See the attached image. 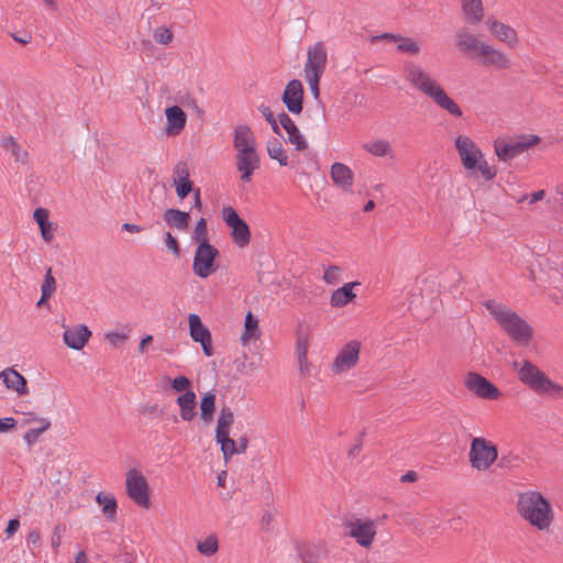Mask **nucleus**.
I'll return each instance as SVG.
<instances>
[{"mask_svg":"<svg viewBox=\"0 0 563 563\" xmlns=\"http://www.w3.org/2000/svg\"><path fill=\"white\" fill-rule=\"evenodd\" d=\"M358 285L360 283L357 282L346 283L342 287L334 290L330 297L331 306L341 308L353 301L356 297L353 288Z\"/></svg>","mask_w":563,"mask_h":563,"instance_id":"nucleus-32","label":"nucleus"},{"mask_svg":"<svg viewBox=\"0 0 563 563\" xmlns=\"http://www.w3.org/2000/svg\"><path fill=\"white\" fill-rule=\"evenodd\" d=\"M267 154L271 159L277 161L280 166L288 165V155L279 140H269L266 143Z\"/></svg>","mask_w":563,"mask_h":563,"instance_id":"nucleus-36","label":"nucleus"},{"mask_svg":"<svg viewBox=\"0 0 563 563\" xmlns=\"http://www.w3.org/2000/svg\"><path fill=\"white\" fill-rule=\"evenodd\" d=\"M282 100L287 110L294 114L302 111L303 87L300 80H290L283 92Z\"/></svg>","mask_w":563,"mask_h":563,"instance_id":"nucleus-21","label":"nucleus"},{"mask_svg":"<svg viewBox=\"0 0 563 563\" xmlns=\"http://www.w3.org/2000/svg\"><path fill=\"white\" fill-rule=\"evenodd\" d=\"M342 274L343 271L340 266H328L323 273V282L329 285H335L341 280Z\"/></svg>","mask_w":563,"mask_h":563,"instance_id":"nucleus-45","label":"nucleus"},{"mask_svg":"<svg viewBox=\"0 0 563 563\" xmlns=\"http://www.w3.org/2000/svg\"><path fill=\"white\" fill-rule=\"evenodd\" d=\"M516 509L523 521L540 532L550 531L555 520L551 500L540 490L530 489L520 493Z\"/></svg>","mask_w":563,"mask_h":563,"instance_id":"nucleus-3","label":"nucleus"},{"mask_svg":"<svg viewBox=\"0 0 563 563\" xmlns=\"http://www.w3.org/2000/svg\"><path fill=\"white\" fill-rule=\"evenodd\" d=\"M258 110L260 112L262 113V115L266 119V121L269 123L272 130L277 133L278 135H283L280 130H279V122H278V118L276 119L272 112V110L265 106V104H261L258 107Z\"/></svg>","mask_w":563,"mask_h":563,"instance_id":"nucleus-47","label":"nucleus"},{"mask_svg":"<svg viewBox=\"0 0 563 563\" xmlns=\"http://www.w3.org/2000/svg\"><path fill=\"white\" fill-rule=\"evenodd\" d=\"M75 563H89L88 558L84 551L77 553Z\"/></svg>","mask_w":563,"mask_h":563,"instance_id":"nucleus-64","label":"nucleus"},{"mask_svg":"<svg viewBox=\"0 0 563 563\" xmlns=\"http://www.w3.org/2000/svg\"><path fill=\"white\" fill-rule=\"evenodd\" d=\"M197 550L201 555L212 556L219 550V541L214 534H209L202 540L197 541Z\"/></svg>","mask_w":563,"mask_h":563,"instance_id":"nucleus-39","label":"nucleus"},{"mask_svg":"<svg viewBox=\"0 0 563 563\" xmlns=\"http://www.w3.org/2000/svg\"><path fill=\"white\" fill-rule=\"evenodd\" d=\"M173 183L179 199H185L192 190L189 169L186 163L179 162L173 169Z\"/></svg>","mask_w":563,"mask_h":563,"instance_id":"nucleus-26","label":"nucleus"},{"mask_svg":"<svg viewBox=\"0 0 563 563\" xmlns=\"http://www.w3.org/2000/svg\"><path fill=\"white\" fill-rule=\"evenodd\" d=\"M305 79L310 88L312 96L318 99L319 98V81L321 79L320 76H305Z\"/></svg>","mask_w":563,"mask_h":563,"instance_id":"nucleus-51","label":"nucleus"},{"mask_svg":"<svg viewBox=\"0 0 563 563\" xmlns=\"http://www.w3.org/2000/svg\"><path fill=\"white\" fill-rule=\"evenodd\" d=\"M486 26L492 36L499 43L505 44L509 48L519 46L520 36L512 25L490 16L486 21Z\"/></svg>","mask_w":563,"mask_h":563,"instance_id":"nucleus-18","label":"nucleus"},{"mask_svg":"<svg viewBox=\"0 0 563 563\" xmlns=\"http://www.w3.org/2000/svg\"><path fill=\"white\" fill-rule=\"evenodd\" d=\"M19 527H20V521L18 519L10 520L8 523L7 530H5L8 537H11L14 532H16Z\"/></svg>","mask_w":563,"mask_h":563,"instance_id":"nucleus-56","label":"nucleus"},{"mask_svg":"<svg viewBox=\"0 0 563 563\" xmlns=\"http://www.w3.org/2000/svg\"><path fill=\"white\" fill-rule=\"evenodd\" d=\"M332 181L344 191H350L354 184L353 170L343 163H333L330 168Z\"/></svg>","mask_w":563,"mask_h":563,"instance_id":"nucleus-27","label":"nucleus"},{"mask_svg":"<svg viewBox=\"0 0 563 563\" xmlns=\"http://www.w3.org/2000/svg\"><path fill=\"white\" fill-rule=\"evenodd\" d=\"M246 448H247V440L245 438H240L239 441L234 440V450H235L234 455L244 453Z\"/></svg>","mask_w":563,"mask_h":563,"instance_id":"nucleus-55","label":"nucleus"},{"mask_svg":"<svg viewBox=\"0 0 563 563\" xmlns=\"http://www.w3.org/2000/svg\"><path fill=\"white\" fill-rule=\"evenodd\" d=\"M224 223L231 229L233 243L240 247H246L251 242V231L247 223L238 214L234 208L228 206L221 210Z\"/></svg>","mask_w":563,"mask_h":563,"instance_id":"nucleus-13","label":"nucleus"},{"mask_svg":"<svg viewBox=\"0 0 563 563\" xmlns=\"http://www.w3.org/2000/svg\"><path fill=\"white\" fill-rule=\"evenodd\" d=\"M486 41L479 38L467 27L459 29L454 34V45L456 49L464 56L472 59L476 57Z\"/></svg>","mask_w":563,"mask_h":563,"instance_id":"nucleus-20","label":"nucleus"},{"mask_svg":"<svg viewBox=\"0 0 563 563\" xmlns=\"http://www.w3.org/2000/svg\"><path fill=\"white\" fill-rule=\"evenodd\" d=\"M3 148L10 153L16 162L25 163L27 158V153L18 144V142L12 137L8 136L2 140Z\"/></svg>","mask_w":563,"mask_h":563,"instance_id":"nucleus-40","label":"nucleus"},{"mask_svg":"<svg viewBox=\"0 0 563 563\" xmlns=\"http://www.w3.org/2000/svg\"><path fill=\"white\" fill-rule=\"evenodd\" d=\"M273 521V515L271 512H266L261 518V526L265 529H268Z\"/></svg>","mask_w":563,"mask_h":563,"instance_id":"nucleus-62","label":"nucleus"},{"mask_svg":"<svg viewBox=\"0 0 563 563\" xmlns=\"http://www.w3.org/2000/svg\"><path fill=\"white\" fill-rule=\"evenodd\" d=\"M474 60L482 67L494 70H508L511 65L510 56L501 48L486 42Z\"/></svg>","mask_w":563,"mask_h":563,"instance_id":"nucleus-14","label":"nucleus"},{"mask_svg":"<svg viewBox=\"0 0 563 563\" xmlns=\"http://www.w3.org/2000/svg\"><path fill=\"white\" fill-rule=\"evenodd\" d=\"M345 533L358 545L369 549L377 534V526L371 519H353L345 523Z\"/></svg>","mask_w":563,"mask_h":563,"instance_id":"nucleus-15","label":"nucleus"},{"mask_svg":"<svg viewBox=\"0 0 563 563\" xmlns=\"http://www.w3.org/2000/svg\"><path fill=\"white\" fill-rule=\"evenodd\" d=\"M540 137L534 134L519 135L512 140L497 137L494 141V152L499 161L507 162L538 145Z\"/></svg>","mask_w":563,"mask_h":563,"instance_id":"nucleus-9","label":"nucleus"},{"mask_svg":"<svg viewBox=\"0 0 563 563\" xmlns=\"http://www.w3.org/2000/svg\"><path fill=\"white\" fill-rule=\"evenodd\" d=\"M122 230L130 232V233H140L143 229L142 227L133 223H123Z\"/></svg>","mask_w":563,"mask_h":563,"instance_id":"nucleus-58","label":"nucleus"},{"mask_svg":"<svg viewBox=\"0 0 563 563\" xmlns=\"http://www.w3.org/2000/svg\"><path fill=\"white\" fill-rule=\"evenodd\" d=\"M362 343L358 340H350L336 352L330 371L335 376H342L354 369L361 356Z\"/></svg>","mask_w":563,"mask_h":563,"instance_id":"nucleus-11","label":"nucleus"},{"mask_svg":"<svg viewBox=\"0 0 563 563\" xmlns=\"http://www.w3.org/2000/svg\"><path fill=\"white\" fill-rule=\"evenodd\" d=\"M96 503L101 507V514L106 520L115 521L118 515V503L112 493L100 492L96 496Z\"/></svg>","mask_w":563,"mask_h":563,"instance_id":"nucleus-31","label":"nucleus"},{"mask_svg":"<svg viewBox=\"0 0 563 563\" xmlns=\"http://www.w3.org/2000/svg\"><path fill=\"white\" fill-rule=\"evenodd\" d=\"M234 164L240 181L249 184L261 167V155L255 133L251 126L240 124L232 133Z\"/></svg>","mask_w":563,"mask_h":563,"instance_id":"nucleus-2","label":"nucleus"},{"mask_svg":"<svg viewBox=\"0 0 563 563\" xmlns=\"http://www.w3.org/2000/svg\"><path fill=\"white\" fill-rule=\"evenodd\" d=\"M514 368L517 372L518 379L536 394L554 398H563V386L553 382L532 362L528 360L514 362Z\"/></svg>","mask_w":563,"mask_h":563,"instance_id":"nucleus-6","label":"nucleus"},{"mask_svg":"<svg viewBox=\"0 0 563 563\" xmlns=\"http://www.w3.org/2000/svg\"><path fill=\"white\" fill-rule=\"evenodd\" d=\"M362 148L374 157L393 156V146L384 139L371 140L363 143Z\"/></svg>","mask_w":563,"mask_h":563,"instance_id":"nucleus-33","label":"nucleus"},{"mask_svg":"<svg viewBox=\"0 0 563 563\" xmlns=\"http://www.w3.org/2000/svg\"><path fill=\"white\" fill-rule=\"evenodd\" d=\"M33 219L37 223L41 232V238L46 242L51 243L54 240L57 224L49 221V212L45 208H37L33 213Z\"/></svg>","mask_w":563,"mask_h":563,"instance_id":"nucleus-29","label":"nucleus"},{"mask_svg":"<svg viewBox=\"0 0 563 563\" xmlns=\"http://www.w3.org/2000/svg\"><path fill=\"white\" fill-rule=\"evenodd\" d=\"M309 336L308 334H299L296 341L295 354L296 357L308 356L309 349Z\"/></svg>","mask_w":563,"mask_h":563,"instance_id":"nucleus-49","label":"nucleus"},{"mask_svg":"<svg viewBox=\"0 0 563 563\" xmlns=\"http://www.w3.org/2000/svg\"><path fill=\"white\" fill-rule=\"evenodd\" d=\"M417 478H418L417 473L413 471H409L400 477V482L401 483H413L417 481Z\"/></svg>","mask_w":563,"mask_h":563,"instance_id":"nucleus-57","label":"nucleus"},{"mask_svg":"<svg viewBox=\"0 0 563 563\" xmlns=\"http://www.w3.org/2000/svg\"><path fill=\"white\" fill-rule=\"evenodd\" d=\"M153 38L161 45H169L173 42V32L167 26H158L153 31Z\"/></svg>","mask_w":563,"mask_h":563,"instance_id":"nucleus-43","label":"nucleus"},{"mask_svg":"<svg viewBox=\"0 0 563 563\" xmlns=\"http://www.w3.org/2000/svg\"><path fill=\"white\" fill-rule=\"evenodd\" d=\"M218 257L219 251L214 245L211 243L198 244L192 258V273L201 279H207L218 271Z\"/></svg>","mask_w":563,"mask_h":563,"instance_id":"nucleus-12","label":"nucleus"},{"mask_svg":"<svg viewBox=\"0 0 563 563\" xmlns=\"http://www.w3.org/2000/svg\"><path fill=\"white\" fill-rule=\"evenodd\" d=\"M178 413L184 422H192L197 417V396L195 393L179 395L175 400Z\"/></svg>","mask_w":563,"mask_h":563,"instance_id":"nucleus-28","label":"nucleus"},{"mask_svg":"<svg viewBox=\"0 0 563 563\" xmlns=\"http://www.w3.org/2000/svg\"><path fill=\"white\" fill-rule=\"evenodd\" d=\"M298 371L301 375H309L311 371V363L308 360V356L297 357Z\"/></svg>","mask_w":563,"mask_h":563,"instance_id":"nucleus-52","label":"nucleus"},{"mask_svg":"<svg viewBox=\"0 0 563 563\" xmlns=\"http://www.w3.org/2000/svg\"><path fill=\"white\" fill-rule=\"evenodd\" d=\"M258 338V320L249 311L245 316L244 331L241 334V341L243 344L256 340Z\"/></svg>","mask_w":563,"mask_h":563,"instance_id":"nucleus-37","label":"nucleus"},{"mask_svg":"<svg viewBox=\"0 0 563 563\" xmlns=\"http://www.w3.org/2000/svg\"><path fill=\"white\" fill-rule=\"evenodd\" d=\"M164 241H165L166 247L173 253V255L175 257H178L180 255V249H179V244H178V241L176 240V238H174L170 232H167L165 234Z\"/></svg>","mask_w":563,"mask_h":563,"instance_id":"nucleus-50","label":"nucleus"},{"mask_svg":"<svg viewBox=\"0 0 563 563\" xmlns=\"http://www.w3.org/2000/svg\"><path fill=\"white\" fill-rule=\"evenodd\" d=\"M328 65V49L322 41L316 42L307 48V59L303 65L305 76L322 77Z\"/></svg>","mask_w":563,"mask_h":563,"instance_id":"nucleus-16","label":"nucleus"},{"mask_svg":"<svg viewBox=\"0 0 563 563\" xmlns=\"http://www.w3.org/2000/svg\"><path fill=\"white\" fill-rule=\"evenodd\" d=\"M164 132L167 136L179 135L187 123V114L179 106H172L165 109Z\"/></svg>","mask_w":563,"mask_h":563,"instance_id":"nucleus-23","label":"nucleus"},{"mask_svg":"<svg viewBox=\"0 0 563 563\" xmlns=\"http://www.w3.org/2000/svg\"><path fill=\"white\" fill-rule=\"evenodd\" d=\"M0 380L5 388L19 397L29 395L27 382L25 377L12 367H7L0 372Z\"/></svg>","mask_w":563,"mask_h":563,"instance_id":"nucleus-25","label":"nucleus"},{"mask_svg":"<svg viewBox=\"0 0 563 563\" xmlns=\"http://www.w3.org/2000/svg\"><path fill=\"white\" fill-rule=\"evenodd\" d=\"M227 478H228L227 471H221L217 476L218 487L225 488L227 487Z\"/></svg>","mask_w":563,"mask_h":563,"instance_id":"nucleus-59","label":"nucleus"},{"mask_svg":"<svg viewBox=\"0 0 563 563\" xmlns=\"http://www.w3.org/2000/svg\"><path fill=\"white\" fill-rule=\"evenodd\" d=\"M216 409V391L208 390L205 394H202L199 401V418L205 424H210L213 421Z\"/></svg>","mask_w":563,"mask_h":563,"instance_id":"nucleus-30","label":"nucleus"},{"mask_svg":"<svg viewBox=\"0 0 563 563\" xmlns=\"http://www.w3.org/2000/svg\"><path fill=\"white\" fill-rule=\"evenodd\" d=\"M396 48L398 52L409 56H418L421 52L420 44L416 40L406 36H400L397 40Z\"/></svg>","mask_w":563,"mask_h":563,"instance_id":"nucleus-41","label":"nucleus"},{"mask_svg":"<svg viewBox=\"0 0 563 563\" xmlns=\"http://www.w3.org/2000/svg\"><path fill=\"white\" fill-rule=\"evenodd\" d=\"M56 291V280L53 276L52 268H47L44 280L41 286V292L44 297H52Z\"/></svg>","mask_w":563,"mask_h":563,"instance_id":"nucleus-46","label":"nucleus"},{"mask_svg":"<svg viewBox=\"0 0 563 563\" xmlns=\"http://www.w3.org/2000/svg\"><path fill=\"white\" fill-rule=\"evenodd\" d=\"M164 220L168 225L177 230L184 231L189 224V213L177 209H168L164 213Z\"/></svg>","mask_w":563,"mask_h":563,"instance_id":"nucleus-34","label":"nucleus"},{"mask_svg":"<svg viewBox=\"0 0 563 563\" xmlns=\"http://www.w3.org/2000/svg\"><path fill=\"white\" fill-rule=\"evenodd\" d=\"M406 81L417 91L453 118H461L463 111L455 100L449 96L443 86L422 66L415 62L404 64Z\"/></svg>","mask_w":563,"mask_h":563,"instance_id":"nucleus-1","label":"nucleus"},{"mask_svg":"<svg viewBox=\"0 0 563 563\" xmlns=\"http://www.w3.org/2000/svg\"><path fill=\"white\" fill-rule=\"evenodd\" d=\"M137 556L134 551L125 552L123 554V562L124 563H135Z\"/></svg>","mask_w":563,"mask_h":563,"instance_id":"nucleus-63","label":"nucleus"},{"mask_svg":"<svg viewBox=\"0 0 563 563\" xmlns=\"http://www.w3.org/2000/svg\"><path fill=\"white\" fill-rule=\"evenodd\" d=\"M464 386L482 399L496 400L501 396L500 390L494 384L474 372H470L465 375Z\"/></svg>","mask_w":563,"mask_h":563,"instance_id":"nucleus-17","label":"nucleus"},{"mask_svg":"<svg viewBox=\"0 0 563 563\" xmlns=\"http://www.w3.org/2000/svg\"><path fill=\"white\" fill-rule=\"evenodd\" d=\"M192 240L198 244L201 243H210L208 240V230H207V221L205 218H201L196 223Z\"/></svg>","mask_w":563,"mask_h":563,"instance_id":"nucleus-42","label":"nucleus"},{"mask_svg":"<svg viewBox=\"0 0 563 563\" xmlns=\"http://www.w3.org/2000/svg\"><path fill=\"white\" fill-rule=\"evenodd\" d=\"M498 459L497 445L483 437L473 438L468 450V462L473 470L487 472Z\"/></svg>","mask_w":563,"mask_h":563,"instance_id":"nucleus-8","label":"nucleus"},{"mask_svg":"<svg viewBox=\"0 0 563 563\" xmlns=\"http://www.w3.org/2000/svg\"><path fill=\"white\" fill-rule=\"evenodd\" d=\"M463 13L472 23H478L484 16L482 0H461Z\"/></svg>","mask_w":563,"mask_h":563,"instance_id":"nucleus-35","label":"nucleus"},{"mask_svg":"<svg viewBox=\"0 0 563 563\" xmlns=\"http://www.w3.org/2000/svg\"><path fill=\"white\" fill-rule=\"evenodd\" d=\"M400 36L401 35L385 33V34H382L380 36H378V38L382 41L395 43L397 45V40L400 38Z\"/></svg>","mask_w":563,"mask_h":563,"instance_id":"nucleus-61","label":"nucleus"},{"mask_svg":"<svg viewBox=\"0 0 563 563\" xmlns=\"http://www.w3.org/2000/svg\"><path fill=\"white\" fill-rule=\"evenodd\" d=\"M34 420L36 421V423L40 424V428H32L23 435L24 441L29 445H32L35 442H37L40 435L46 430H48L51 427V421L46 418H34Z\"/></svg>","mask_w":563,"mask_h":563,"instance_id":"nucleus-38","label":"nucleus"},{"mask_svg":"<svg viewBox=\"0 0 563 563\" xmlns=\"http://www.w3.org/2000/svg\"><path fill=\"white\" fill-rule=\"evenodd\" d=\"M545 191L543 189L534 191L530 195V203H536L537 201H540L544 198Z\"/></svg>","mask_w":563,"mask_h":563,"instance_id":"nucleus-60","label":"nucleus"},{"mask_svg":"<svg viewBox=\"0 0 563 563\" xmlns=\"http://www.w3.org/2000/svg\"><path fill=\"white\" fill-rule=\"evenodd\" d=\"M153 342V335L147 334L140 341L137 351L140 354H144L147 352L148 345Z\"/></svg>","mask_w":563,"mask_h":563,"instance_id":"nucleus-54","label":"nucleus"},{"mask_svg":"<svg viewBox=\"0 0 563 563\" xmlns=\"http://www.w3.org/2000/svg\"><path fill=\"white\" fill-rule=\"evenodd\" d=\"M235 422V415L231 407L222 406L216 420L214 440L225 463L234 455V440L230 437L231 429Z\"/></svg>","mask_w":563,"mask_h":563,"instance_id":"nucleus-7","label":"nucleus"},{"mask_svg":"<svg viewBox=\"0 0 563 563\" xmlns=\"http://www.w3.org/2000/svg\"><path fill=\"white\" fill-rule=\"evenodd\" d=\"M125 493L128 497L143 509H148L151 503V488L146 477L137 468H131L125 473Z\"/></svg>","mask_w":563,"mask_h":563,"instance_id":"nucleus-10","label":"nucleus"},{"mask_svg":"<svg viewBox=\"0 0 563 563\" xmlns=\"http://www.w3.org/2000/svg\"><path fill=\"white\" fill-rule=\"evenodd\" d=\"M188 329L191 340L199 343L203 354L210 357L213 354L211 332L197 313L188 314Z\"/></svg>","mask_w":563,"mask_h":563,"instance_id":"nucleus-19","label":"nucleus"},{"mask_svg":"<svg viewBox=\"0 0 563 563\" xmlns=\"http://www.w3.org/2000/svg\"><path fill=\"white\" fill-rule=\"evenodd\" d=\"M278 122L279 129L283 128L286 132V142L292 144L299 152L307 150L308 142L287 113L283 112L278 114Z\"/></svg>","mask_w":563,"mask_h":563,"instance_id":"nucleus-24","label":"nucleus"},{"mask_svg":"<svg viewBox=\"0 0 563 563\" xmlns=\"http://www.w3.org/2000/svg\"><path fill=\"white\" fill-rule=\"evenodd\" d=\"M485 306L497 323L514 342L522 346H527L531 342L533 338V329L519 314L494 300L487 301Z\"/></svg>","mask_w":563,"mask_h":563,"instance_id":"nucleus-4","label":"nucleus"},{"mask_svg":"<svg viewBox=\"0 0 563 563\" xmlns=\"http://www.w3.org/2000/svg\"><path fill=\"white\" fill-rule=\"evenodd\" d=\"M92 333L86 324L65 327L63 341L71 350L80 351L90 340Z\"/></svg>","mask_w":563,"mask_h":563,"instance_id":"nucleus-22","label":"nucleus"},{"mask_svg":"<svg viewBox=\"0 0 563 563\" xmlns=\"http://www.w3.org/2000/svg\"><path fill=\"white\" fill-rule=\"evenodd\" d=\"M15 426H16V421L12 417H7L3 419H0V433L12 430L15 428Z\"/></svg>","mask_w":563,"mask_h":563,"instance_id":"nucleus-53","label":"nucleus"},{"mask_svg":"<svg viewBox=\"0 0 563 563\" xmlns=\"http://www.w3.org/2000/svg\"><path fill=\"white\" fill-rule=\"evenodd\" d=\"M454 145L463 168L471 173H478L485 181L493 180L497 175V168L490 165L479 146L468 135H457Z\"/></svg>","mask_w":563,"mask_h":563,"instance_id":"nucleus-5","label":"nucleus"},{"mask_svg":"<svg viewBox=\"0 0 563 563\" xmlns=\"http://www.w3.org/2000/svg\"><path fill=\"white\" fill-rule=\"evenodd\" d=\"M104 339L112 347H118L129 339V335L119 331H108L104 333Z\"/></svg>","mask_w":563,"mask_h":563,"instance_id":"nucleus-48","label":"nucleus"},{"mask_svg":"<svg viewBox=\"0 0 563 563\" xmlns=\"http://www.w3.org/2000/svg\"><path fill=\"white\" fill-rule=\"evenodd\" d=\"M172 389L181 395L186 393H195L191 390V382L184 375L176 376L170 383Z\"/></svg>","mask_w":563,"mask_h":563,"instance_id":"nucleus-44","label":"nucleus"}]
</instances>
